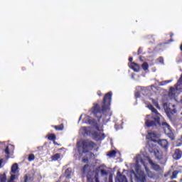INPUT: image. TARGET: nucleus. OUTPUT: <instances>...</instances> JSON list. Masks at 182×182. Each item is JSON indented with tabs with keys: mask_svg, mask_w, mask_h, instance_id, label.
<instances>
[{
	"mask_svg": "<svg viewBox=\"0 0 182 182\" xmlns=\"http://www.w3.org/2000/svg\"><path fill=\"white\" fill-rule=\"evenodd\" d=\"M141 52H143V48H141V47H139L138 49V55H141Z\"/></svg>",
	"mask_w": 182,
	"mask_h": 182,
	"instance_id": "obj_41",
	"label": "nucleus"
},
{
	"mask_svg": "<svg viewBox=\"0 0 182 182\" xmlns=\"http://www.w3.org/2000/svg\"><path fill=\"white\" fill-rule=\"evenodd\" d=\"M117 175L119 176V182H127V178L124 175H122L120 172H117Z\"/></svg>",
	"mask_w": 182,
	"mask_h": 182,
	"instance_id": "obj_18",
	"label": "nucleus"
},
{
	"mask_svg": "<svg viewBox=\"0 0 182 182\" xmlns=\"http://www.w3.org/2000/svg\"><path fill=\"white\" fill-rule=\"evenodd\" d=\"M148 107L149 109V110H151V112L152 113H154V114H151V116H155V117H161V114H159V111H157V109H156V108H154V107L151 105H148Z\"/></svg>",
	"mask_w": 182,
	"mask_h": 182,
	"instance_id": "obj_13",
	"label": "nucleus"
},
{
	"mask_svg": "<svg viewBox=\"0 0 182 182\" xmlns=\"http://www.w3.org/2000/svg\"><path fill=\"white\" fill-rule=\"evenodd\" d=\"M146 40L149 43H154L156 40L154 39V36L149 35L146 36Z\"/></svg>",
	"mask_w": 182,
	"mask_h": 182,
	"instance_id": "obj_20",
	"label": "nucleus"
},
{
	"mask_svg": "<svg viewBox=\"0 0 182 182\" xmlns=\"http://www.w3.org/2000/svg\"><path fill=\"white\" fill-rule=\"evenodd\" d=\"M29 180V175L28 174H26L24 176V182H28Z\"/></svg>",
	"mask_w": 182,
	"mask_h": 182,
	"instance_id": "obj_38",
	"label": "nucleus"
},
{
	"mask_svg": "<svg viewBox=\"0 0 182 182\" xmlns=\"http://www.w3.org/2000/svg\"><path fill=\"white\" fill-rule=\"evenodd\" d=\"M154 137H156V134L153 132H149L148 134V139L152 140V141H154V140L153 139Z\"/></svg>",
	"mask_w": 182,
	"mask_h": 182,
	"instance_id": "obj_27",
	"label": "nucleus"
},
{
	"mask_svg": "<svg viewBox=\"0 0 182 182\" xmlns=\"http://www.w3.org/2000/svg\"><path fill=\"white\" fill-rule=\"evenodd\" d=\"M65 176L67 178H70V176H72V168H68L65 171Z\"/></svg>",
	"mask_w": 182,
	"mask_h": 182,
	"instance_id": "obj_19",
	"label": "nucleus"
},
{
	"mask_svg": "<svg viewBox=\"0 0 182 182\" xmlns=\"http://www.w3.org/2000/svg\"><path fill=\"white\" fill-rule=\"evenodd\" d=\"M81 146L82 153L86 154L89 153V151H92V150L96 147V143L89 139H84L81 141Z\"/></svg>",
	"mask_w": 182,
	"mask_h": 182,
	"instance_id": "obj_3",
	"label": "nucleus"
},
{
	"mask_svg": "<svg viewBox=\"0 0 182 182\" xmlns=\"http://www.w3.org/2000/svg\"><path fill=\"white\" fill-rule=\"evenodd\" d=\"M145 126L149 128L161 126V123L160 122V117H156L150 114L146 115L145 118Z\"/></svg>",
	"mask_w": 182,
	"mask_h": 182,
	"instance_id": "obj_2",
	"label": "nucleus"
},
{
	"mask_svg": "<svg viewBox=\"0 0 182 182\" xmlns=\"http://www.w3.org/2000/svg\"><path fill=\"white\" fill-rule=\"evenodd\" d=\"M92 139L95 140V141H102V140H105L106 138V134H100L97 132H92Z\"/></svg>",
	"mask_w": 182,
	"mask_h": 182,
	"instance_id": "obj_6",
	"label": "nucleus"
},
{
	"mask_svg": "<svg viewBox=\"0 0 182 182\" xmlns=\"http://www.w3.org/2000/svg\"><path fill=\"white\" fill-rule=\"evenodd\" d=\"M153 104L155 107H157V109H160V106L159 105V102L156 101L154 99H151Z\"/></svg>",
	"mask_w": 182,
	"mask_h": 182,
	"instance_id": "obj_34",
	"label": "nucleus"
},
{
	"mask_svg": "<svg viewBox=\"0 0 182 182\" xmlns=\"http://www.w3.org/2000/svg\"><path fill=\"white\" fill-rule=\"evenodd\" d=\"M60 156H61L60 154H55L51 156V160L53 161H56L59 160V159H60Z\"/></svg>",
	"mask_w": 182,
	"mask_h": 182,
	"instance_id": "obj_23",
	"label": "nucleus"
},
{
	"mask_svg": "<svg viewBox=\"0 0 182 182\" xmlns=\"http://www.w3.org/2000/svg\"><path fill=\"white\" fill-rule=\"evenodd\" d=\"M150 153H154L157 160H163V151L158 149H154V151H149Z\"/></svg>",
	"mask_w": 182,
	"mask_h": 182,
	"instance_id": "obj_10",
	"label": "nucleus"
},
{
	"mask_svg": "<svg viewBox=\"0 0 182 182\" xmlns=\"http://www.w3.org/2000/svg\"><path fill=\"white\" fill-rule=\"evenodd\" d=\"M81 130H82L84 134H86V135H87V134H89V133H90V131H89V129H87V127H82L81 128Z\"/></svg>",
	"mask_w": 182,
	"mask_h": 182,
	"instance_id": "obj_26",
	"label": "nucleus"
},
{
	"mask_svg": "<svg viewBox=\"0 0 182 182\" xmlns=\"http://www.w3.org/2000/svg\"><path fill=\"white\" fill-rule=\"evenodd\" d=\"M87 182H93V178H92V176L87 175Z\"/></svg>",
	"mask_w": 182,
	"mask_h": 182,
	"instance_id": "obj_37",
	"label": "nucleus"
},
{
	"mask_svg": "<svg viewBox=\"0 0 182 182\" xmlns=\"http://www.w3.org/2000/svg\"><path fill=\"white\" fill-rule=\"evenodd\" d=\"M2 163H4V159H0V168L2 167Z\"/></svg>",
	"mask_w": 182,
	"mask_h": 182,
	"instance_id": "obj_43",
	"label": "nucleus"
},
{
	"mask_svg": "<svg viewBox=\"0 0 182 182\" xmlns=\"http://www.w3.org/2000/svg\"><path fill=\"white\" fill-rule=\"evenodd\" d=\"M52 127H53V129H55L58 132L62 131L63 130V129H65V126L63 125V124H61L60 125H53Z\"/></svg>",
	"mask_w": 182,
	"mask_h": 182,
	"instance_id": "obj_17",
	"label": "nucleus"
},
{
	"mask_svg": "<svg viewBox=\"0 0 182 182\" xmlns=\"http://www.w3.org/2000/svg\"><path fill=\"white\" fill-rule=\"evenodd\" d=\"M158 144H159V146H161V147L165 149V150H167L168 149V141H167V140L166 139H159L158 141Z\"/></svg>",
	"mask_w": 182,
	"mask_h": 182,
	"instance_id": "obj_12",
	"label": "nucleus"
},
{
	"mask_svg": "<svg viewBox=\"0 0 182 182\" xmlns=\"http://www.w3.org/2000/svg\"><path fill=\"white\" fill-rule=\"evenodd\" d=\"M116 151L114 150H112V151H110L108 154H107V156L109 157H116Z\"/></svg>",
	"mask_w": 182,
	"mask_h": 182,
	"instance_id": "obj_28",
	"label": "nucleus"
},
{
	"mask_svg": "<svg viewBox=\"0 0 182 182\" xmlns=\"http://www.w3.org/2000/svg\"><path fill=\"white\" fill-rule=\"evenodd\" d=\"M159 60L160 63H163V57H160L159 58Z\"/></svg>",
	"mask_w": 182,
	"mask_h": 182,
	"instance_id": "obj_44",
	"label": "nucleus"
},
{
	"mask_svg": "<svg viewBox=\"0 0 182 182\" xmlns=\"http://www.w3.org/2000/svg\"><path fill=\"white\" fill-rule=\"evenodd\" d=\"M141 68L144 70H149V63H144L141 65Z\"/></svg>",
	"mask_w": 182,
	"mask_h": 182,
	"instance_id": "obj_30",
	"label": "nucleus"
},
{
	"mask_svg": "<svg viewBox=\"0 0 182 182\" xmlns=\"http://www.w3.org/2000/svg\"><path fill=\"white\" fill-rule=\"evenodd\" d=\"M129 67L134 70V72H139L140 70V65L134 62L131 63Z\"/></svg>",
	"mask_w": 182,
	"mask_h": 182,
	"instance_id": "obj_15",
	"label": "nucleus"
},
{
	"mask_svg": "<svg viewBox=\"0 0 182 182\" xmlns=\"http://www.w3.org/2000/svg\"><path fill=\"white\" fill-rule=\"evenodd\" d=\"M84 120L85 123L87 124H91V126H93L97 132H103V129H100L99 127V124L97 123V121L95 119H92L90 116L86 115L84 118Z\"/></svg>",
	"mask_w": 182,
	"mask_h": 182,
	"instance_id": "obj_5",
	"label": "nucleus"
},
{
	"mask_svg": "<svg viewBox=\"0 0 182 182\" xmlns=\"http://www.w3.org/2000/svg\"><path fill=\"white\" fill-rule=\"evenodd\" d=\"M4 151H5L6 154L9 155L10 154L9 146H6Z\"/></svg>",
	"mask_w": 182,
	"mask_h": 182,
	"instance_id": "obj_39",
	"label": "nucleus"
},
{
	"mask_svg": "<svg viewBox=\"0 0 182 182\" xmlns=\"http://www.w3.org/2000/svg\"><path fill=\"white\" fill-rule=\"evenodd\" d=\"M147 176H146V174L144 173V172L143 171H140V173H139V177H137V179L140 181V182H146L147 181Z\"/></svg>",
	"mask_w": 182,
	"mask_h": 182,
	"instance_id": "obj_14",
	"label": "nucleus"
},
{
	"mask_svg": "<svg viewBox=\"0 0 182 182\" xmlns=\"http://www.w3.org/2000/svg\"><path fill=\"white\" fill-rule=\"evenodd\" d=\"M171 80H165L159 82V86H164L167 85V83H171Z\"/></svg>",
	"mask_w": 182,
	"mask_h": 182,
	"instance_id": "obj_32",
	"label": "nucleus"
},
{
	"mask_svg": "<svg viewBox=\"0 0 182 182\" xmlns=\"http://www.w3.org/2000/svg\"><path fill=\"white\" fill-rule=\"evenodd\" d=\"M95 182H100L99 181V177L97 176V174L95 176Z\"/></svg>",
	"mask_w": 182,
	"mask_h": 182,
	"instance_id": "obj_42",
	"label": "nucleus"
},
{
	"mask_svg": "<svg viewBox=\"0 0 182 182\" xmlns=\"http://www.w3.org/2000/svg\"><path fill=\"white\" fill-rule=\"evenodd\" d=\"M168 137H169V139H171V140H174L175 137H174V134L170 132L167 134Z\"/></svg>",
	"mask_w": 182,
	"mask_h": 182,
	"instance_id": "obj_35",
	"label": "nucleus"
},
{
	"mask_svg": "<svg viewBox=\"0 0 182 182\" xmlns=\"http://www.w3.org/2000/svg\"><path fill=\"white\" fill-rule=\"evenodd\" d=\"M135 96H136V97H139V92H136V93L135 94Z\"/></svg>",
	"mask_w": 182,
	"mask_h": 182,
	"instance_id": "obj_46",
	"label": "nucleus"
},
{
	"mask_svg": "<svg viewBox=\"0 0 182 182\" xmlns=\"http://www.w3.org/2000/svg\"><path fill=\"white\" fill-rule=\"evenodd\" d=\"M173 160H180L182 157V151L180 149H176L172 156Z\"/></svg>",
	"mask_w": 182,
	"mask_h": 182,
	"instance_id": "obj_8",
	"label": "nucleus"
},
{
	"mask_svg": "<svg viewBox=\"0 0 182 182\" xmlns=\"http://www.w3.org/2000/svg\"><path fill=\"white\" fill-rule=\"evenodd\" d=\"M100 173L102 176H107L108 174L107 171H106L105 169H101Z\"/></svg>",
	"mask_w": 182,
	"mask_h": 182,
	"instance_id": "obj_36",
	"label": "nucleus"
},
{
	"mask_svg": "<svg viewBox=\"0 0 182 182\" xmlns=\"http://www.w3.org/2000/svg\"><path fill=\"white\" fill-rule=\"evenodd\" d=\"M82 161V163H89V159L88 158H83Z\"/></svg>",
	"mask_w": 182,
	"mask_h": 182,
	"instance_id": "obj_40",
	"label": "nucleus"
},
{
	"mask_svg": "<svg viewBox=\"0 0 182 182\" xmlns=\"http://www.w3.org/2000/svg\"><path fill=\"white\" fill-rule=\"evenodd\" d=\"M89 168V164H85L81 169L82 171V177H85L86 176V170Z\"/></svg>",
	"mask_w": 182,
	"mask_h": 182,
	"instance_id": "obj_22",
	"label": "nucleus"
},
{
	"mask_svg": "<svg viewBox=\"0 0 182 182\" xmlns=\"http://www.w3.org/2000/svg\"><path fill=\"white\" fill-rule=\"evenodd\" d=\"M0 182H6V174H0Z\"/></svg>",
	"mask_w": 182,
	"mask_h": 182,
	"instance_id": "obj_24",
	"label": "nucleus"
},
{
	"mask_svg": "<svg viewBox=\"0 0 182 182\" xmlns=\"http://www.w3.org/2000/svg\"><path fill=\"white\" fill-rule=\"evenodd\" d=\"M136 164H139V163H141V164L144 165V167L148 176H149V173H151V171H150V169H149V168L147 167L146 162H144V160L143 159V158H141V156L138 155L136 156Z\"/></svg>",
	"mask_w": 182,
	"mask_h": 182,
	"instance_id": "obj_7",
	"label": "nucleus"
},
{
	"mask_svg": "<svg viewBox=\"0 0 182 182\" xmlns=\"http://www.w3.org/2000/svg\"><path fill=\"white\" fill-rule=\"evenodd\" d=\"M48 140H50L51 141H53L54 144H58L55 140H56V135L55 134H49L48 135Z\"/></svg>",
	"mask_w": 182,
	"mask_h": 182,
	"instance_id": "obj_16",
	"label": "nucleus"
},
{
	"mask_svg": "<svg viewBox=\"0 0 182 182\" xmlns=\"http://www.w3.org/2000/svg\"><path fill=\"white\" fill-rule=\"evenodd\" d=\"M129 62H133V57H130V58H129Z\"/></svg>",
	"mask_w": 182,
	"mask_h": 182,
	"instance_id": "obj_45",
	"label": "nucleus"
},
{
	"mask_svg": "<svg viewBox=\"0 0 182 182\" xmlns=\"http://www.w3.org/2000/svg\"><path fill=\"white\" fill-rule=\"evenodd\" d=\"M171 38H173V34H171Z\"/></svg>",
	"mask_w": 182,
	"mask_h": 182,
	"instance_id": "obj_48",
	"label": "nucleus"
},
{
	"mask_svg": "<svg viewBox=\"0 0 182 182\" xmlns=\"http://www.w3.org/2000/svg\"><path fill=\"white\" fill-rule=\"evenodd\" d=\"M148 161L151 166L152 170H154L155 171H160V170H161V167L160 166V165L154 163L153 160L149 159Z\"/></svg>",
	"mask_w": 182,
	"mask_h": 182,
	"instance_id": "obj_9",
	"label": "nucleus"
},
{
	"mask_svg": "<svg viewBox=\"0 0 182 182\" xmlns=\"http://www.w3.org/2000/svg\"><path fill=\"white\" fill-rule=\"evenodd\" d=\"M18 178V175H11L7 182H15L14 181Z\"/></svg>",
	"mask_w": 182,
	"mask_h": 182,
	"instance_id": "obj_25",
	"label": "nucleus"
},
{
	"mask_svg": "<svg viewBox=\"0 0 182 182\" xmlns=\"http://www.w3.org/2000/svg\"><path fill=\"white\" fill-rule=\"evenodd\" d=\"M182 89V74L178 82L175 85L174 87H171L168 96L169 97H176V90H181Z\"/></svg>",
	"mask_w": 182,
	"mask_h": 182,
	"instance_id": "obj_4",
	"label": "nucleus"
},
{
	"mask_svg": "<svg viewBox=\"0 0 182 182\" xmlns=\"http://www.w3.org/2000/svg\"><path fill=\"white\" fill-rule=\"evenodd\" d=\"M18 168H19V166L18 165V164L15 163L12 165L11 166V172L10 174L11 176H19L18 174H16V173H18Z\"/></svg>",
	"mask_w": 182,
	"mask_h": 182,
	"instance_id": "obj_11",
	"label": "nucleus"
},
{
	"mask_svg": "<svg viewBox=\"0 0 182 182\" xmlns=\"http://www.w3.org/2000/svg\"><path fill=\"white\" fill-rule=\"evenodd\" d=\"M109 182H113V181H112V180H109Z\"/></svg>",
	"mask_w": 182,
	"mask_h": 182,
	"instance_id": "obj_49",
	"label": "nucleus"
},
{
	"mask_svg": "<svg viewBox=\"0 0 182 182\" xmlns=\"http://www.w3.org/2000/svg\"><path fill=\"white\" fill-rule=\"evenodd\" d=\"M178 174V171H173L172 172V176H171V180H173V178H177Z\"/></svg>",
	"mask_w": 182,
	"mask_h": 182,
	"instance_id": "obj_29",
	"label": "nucleus"
},
{
	"mask_svg": "<svg viewBox=\"0 0 182 182\" xmlns=\"http://www.w3.org/2000/svg\"><path fill=\"white\" fill-rule=\"evenodd\" d=\"M28 161H33V160H35V155L33 154H31L28 156Z\"/></svg>",
	"mask_w": 182,
	"mask_h": 182,
	"instance_id": "obj_33",
	"label": "nucleus"
},
{
	"mask_svg": "<svg viewBox=\"0 0 182 182\" xmlns=\"http://www.w3.org/2000/svg\"><path fill=\"white\" fill-rule=\"evenodd\" d=\"M161 126L164 129L165 133H166V130H170V125L167 122H162L161 124Z\"/></svg>",
	"mask_w": 182,
	"mask_h": 182,
	"instance_id": "obj_21",
	"label": "nucleus"
},
{
	"mask_svg": "<svg viewBox=\"0 0 182 182\" xmlns=\"http://www.w3.org/2000/svg\"><path fill=\"white\" fill-rule=\"evenodd\" d=\"M180 50H181V52H182V43H181V46H180Z\"/></svg>",
	"mask_w": 182,
	"mask_h": 182,
	"instance_id": "obj_47",
	"label": "nucleus"
},
{
	"mask_svg": "<svg viewBox=\"0 0 182 182\" xmlns=\"http://www.w3.org/2000/svg\"><path fill=\"white\" fill-rule=\"evenodd\" d=\"M180 146H182V136H181V139H178L176 141V147H180Z\"/></svg>",
	"mask_w": 182,
	"mask_h": 182,
	"instance_id": "obj_31",
	"label": "nucleus"
},
{
	"mask_svg": "<svg viewBox=\"0 0 182 182\" xmlns=\"http://www.w3.org/2000/svg\"><path fill=\"white\" fill-rule=\"evenodd\" d=\"M112 95V92L106 93L104 96L102 106L100 107L97 103H94L93 106L90 109V112L91 114H93V116L97 119L98 122H100V119H102L103 114H105V116H107V113L110 112Z\"/></svg>",
	"mask_w": 182,
	"mask_h": 182,
	"instance_id": "obj_1",
	"label": "nucleus"
}]
</instances>
